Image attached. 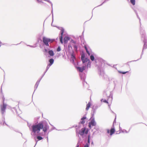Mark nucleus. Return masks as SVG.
Masks as SVG:
<instances>
[{"label":"nucleus","instance_id":"obj_1","mask_svg":"<svg viewBox=\"0 0 147 147\" xmlns=\"http://www.w3.org/2000/svg\"><path fill=\"white\" fill-rule=\"evenodd\" d=\"M47 124L42 122L33 125L32 126V131L34 133H38L40 132V129H42L43 131L45 132L47 131Z\"/></svg>","mask_w":147,"mask_h":147},{"label":"nucleus","instance_id":"obj_2","mask_svg":"<svg viewBox=\"0 0 147 147\" xmlns=\"http://www.w3.org/2000/svg\"><path fill=\"white\" fill-rule=\"evenodd\" d=\"M42 40L43 42L47 46H49V42L51 43L54 41V40L45 37H43Z\"/></svg>","mask_w":147,"mask_h":147},{"label":"nucleus","instance_id":"obj_3","mask_svg":"<svg viewBox=\"0 0 147 147\" xmlns=\"http://www.w3.org/2000/svg\"><path fill=\"white\" fill-rule=\"evenodd\" d=\"M124 68L125 69L126 71H118V72L120 74H125L128 73L130 70V68L129 65L128 63L125 64L123 66Z\"/></svg>","mask_w":147,"mask_h":147},{"label":"nucleus","instance_id":"obj_4","mask_svg":"<svg viewBox=\"0 0 147 147\" xmlns=\"http://www.w3.org/2000/svg\"><path fill=\"white\" fill-rule=\"evenodd\" d=\"M88 132V130H86V128L85 127L82 128L79 131V134L81 136H83L85 133L86 134H87Z\"/></svg>","mask_w":147,"mask_h":147},{"label":"nucleus","instance_id":"obj_5","mask_svg":"<svg viewBox=\"0 0 147 147\" xmlns=\"http://www.w3.org/2000/svg\"><path fill=\"white\" fill-rule=\"evenodd\" d=\"M96 123L94 119L91 120L90 122L89 123L88 127L89 128H91L92 126H94L96 125Z\"/></svg>","mask_w":147,"mask_h":147},{"label":"nucleus","instance_id":"obj_6","mask_svg":"<svg viewBox=\"0 0 147 147\" xmlns=\"http://www.w3.org/2000/svg\"><path fill=\"white\" fill-rule=\"evenodd\" d=\"M115 131V130L114 127H112L110 130L108 129L107 130V133L108 134L110 133V135L111 136L113 134Z\"/></svg>","mask_w":147,"mask_h":147},{"label":"nucleus","instance_id":"obj_7","mask_svg":"<svg viewBox=\"0 0 147 147\" xmlns=\"http://www.w3.org/2000/svg\"><path fill=\"white\" fill-rule=\"evenodd\" d=\"M4 100L3 99V106H1V110L2 112V113H3L5 111V110L6 109V104H5L4 103Z\"/></svg>","mask_w":147,"mask_h":147},{"label":"nucleus","instance_id":"obj_8","mask_svg":"<svg viewBox=\"0 0 147 147\" xmlns=\"http://www.w3.org/2000/svg\"><path fill=\"white\" fill-rule=\"evenodd\" d=\"M77 69L80 72H82L86 69L85 66H83L82 67H76Z\"/></svg>","mask_w":147,"mask_h":147},{"label":"nucleus","instance_id":"obj_9","mask_svg":"<svg viewBox=\"0 0 147 147\" xmlns=\"http://www.w3.org/2000/svg\"><path fill=\"white\" fill-rule=\"evenodd\" d=\"M70 39V38L69 37H67V36H65L64 37V43L65 44H66L68 41Z\"/></svg>","mask_w":147,"mask_h":147},{"label":"nucleus","instance_id":"obj_10","mask_svg":"<svg viewBox=\"0 0 147 147\" xmlns=\"http://www.w3.org/2000/svg\"><path fill=\"white\" fill-rule=\"evenodd\" d=\"M86 119V117H83L81 119L82 121L80 122L82 124H84L85 123V121L84 120Z\"/></svg>","mask_w":147,"mask_h":147},{"label":"nucleus","instance_id":"obj_11","mask_svg":"<svg viewBox=\"0 0 147 147\" xmlns=\"http://www.w3.org/2000/svg\"><path fill=\"white\" fill-rule=\"evenodd\" d=\"M91 106V103L90 102H89L86 105V110L88 111Z\"/></svg>","mask_w":147,"mask_h":147},{"label":"nucleus","instance_id":"obj_12","mask_svg":"<svg viewBox=\"0 0 147 147\" xmlns=\"http://www.w3.org/2000/svg\"><path fill=\"white\" fill-rule=\"evenodd\" d=\"M49 54L50 55L53 56L54 55V53L53 51L52 50H50L48 52Z\"/></svg>","mask_w":147,"mask_h":147},{"label":"nucleus","instance_id":"obj_13","mask_svg":"<svg viewBox=\"0 0 147 147\" xmlns=\"http://www.w3.org/2000/svg\"><path fill=\"white\" fill-rule=\"evenodd\" d=\"M83 59V60H82L83 63H85L87 61H89V60H88L87 59V58H84V59Z\"/></svg>","mask_w":147,"mask_h":147},{"label":"nucleus","instance_id":"obj_14","mask_svg":"<svg viewBox=\"0 0 147 147\" xmlns=\"http://www.w3.org/2000/svg\"><path fill=\"white\" fill-rule=\"evenodd\" d=\"M49 62H50V65H52L54 62V60L53 59H49Z\"/></svg>","mask_w":147,"mask_h":147},{"label":"nucleus","instance_id":"obj_15","mask_svg":"<svg viewBox=\"0 0 147 147\" xmlns=\"http://www.w3.org/2000/svg\"><path fill=\"white\" fill-rule=\"evenodd\" d=\"M68 49L69 52L72 50V47L70 45H68Z\"/></svg>","mask_w":147,"mask_h":147},{"label":"nucleus","instance_id":"obj_16","mask_svg":"<svg viewBox=\"0 0 147 147\" xmlns=\"http://www.w3.org/2000/svg\"><path fill=\"white\" fill-rule=\"evenodd\" d=\"M131 3L133 5H134L135 4V0H130Z\"/></svg>","mask_w":147,"mask_h":147},{"label":"nucleus","instance_id":"obj_17","mask_svg":"<svg viewBox=\"0 0 147 147\" xmlns=\"http://www.w3.org/2000/svg\"><path fill=\"white\" fill-rule=\"evenodd\" d=\"M47 0H37V2L38 3H43V1H47Z\"/></svg>","mask_w":147,"mask_h":147},{"label":"nucleus","instance_id":"obj_18","mask_svg":"<svg viewBox=\"0 0 147 147\" xmlns=\"http://www.w3.org/2000/svg\"><path fill=\"white\" fill-rule=\"evenodd\" d=\"M71 58H72L73 61H74V59H75V56L74 55L73 53H72L71 55Z\"/></svg>","mask_w":147,"mask_h":147},{"label":"nucleus","instance_id":"obj_19","mask_svg":"<svg viewBox=\"0 0 147 147\" xmlns=\"http://www.w3.org/2000/svg\"><path fill=\"white\" fill-rule=\"evenodd\" d=\"M90 59L92 61H94V56L92 55H91L90 56Z\"/></svg>","mask_w":147,"mask_h":147},{"label":"nucleus","instance_id":"obj_20","mask_svg":"<svg viewBox=\"0 0 147 147\" xmlns=\"http://www.w3.org/2000/svg\"><path fill=\"white\" fill-rule=\"evenodd\" d=\"M101 101L102 102H104L106 103L107 104H108V102L106 100H104L102 99L101 100Z\"/></svg>","mask_w":147,"mask_h":147},{"label":"nucleus","instance_id":"obj_21","mask_svg":"<svg viewBox=\"0 0 147 147\" xmlns=\"http://www.w3.org/2000/svg\"><path fill=\"white\" fill-rule=\"evenodd\" d=\"M37 138L38 140H41L43 139L42 137L40 136H38Z\"/></svg>","mask_w":147,"mask_h":147},{"label":"nucleus","instance_id":"obj_22","mask_svg":"<svg viewBox=\"0 0 147 147\" xmlns=\"http://www.w3.org/2000/svg\"><path fill=\"white\" fill-rule=\"evenodd\" d=\"M60 42H61V44L63 43L62 36H61V37H60Z\"/></svg>","mask_w":147,"mask_h":147},{"label":"nucleus","instance_id":"obj_23","mask_svg":"<svg viewBox=\"0 0 147 147\" xmlns=\"http://www.w3.org/2000/svg\"><path fill=\"white\" fill-rule=\"evenodd\" d=\"M61 36H62L63 35V34L64 32V29H62L61 30Z\"/></svg>","mask_w":147,"mask_h":147},{"label":"nucleus","instance_id":"obj_24","mask_svg":"<svg viewBox=\"0 0 147 147\" xmlns=\"http://www.w3.org/2000/svg\"><path fill=\"white\" fill-rule=\"evenodd\" d=\"M73 47L74 48V49L75 50V51H77V46L76 45H74L73 46Z\"/></svg>","mask_w":147,"mask_h":147},{"label":"nucleus","instance_id":"obj_25","mask_svg":"<svg viewBox=\"0 0 147 147\" xmlns=\"http://www.w3.org/2000/svg\"><path fill=\"white\" fill-rule=\"evenodd\" d=\"M61 48L60 47H59L57 49V51L59 52L61 51Z\"/></svg>","mask_w":147,"mask_h":147},{"label":"nucleus","instance_id":"obj_26","mask_svg":"<svg viewBox=\"0 0 147 147\" xmlns=\"http://www.w3.org/2000/svg\"><path fill=\"white\" fill-rule=\"evenodd\" d=\"M85 58V55L84 54H83L81 56V59L82 60H83V59H84Z\"/></svg>","mask_w":147,"mask_h":147},{"label":"nucleus","instance_id":"obj_27","mask_svg":"<svg viewBox=\"0 0 147 147\" xmlns=\"http://www.w3.org/2000/svg\"><path fill=\"white\" fill-rule=\"evenodd\" d=\"M86 52L87 53H88V55L89 56L90 55V54L89 52V51H88V50H86Z\"/></svg>","mask_w":147,"mask_h":147},{"label":"nucleus","instance_id":"obj_28","mask_svg":"<svg viewBox=\"0 0 147 147\" xmlns=\"http://www.w3.org/2000/svg\"><path fill=\"white\" fill-rule=\"evenodd\" d=\"M84 147H88V144H86L84 146Z\"/></svg>","mask_w":147,"mask_h":147},{"label":"nucleus","instance_id":"obj_29","mask_svg":"<svg viewBox=\"0 0 147 147\" xmlns=\"http://www.w3.org/2000/svg\"><path fill=\"white\" fill-rule=\"evenodd\" d=\"M84 48H85L86 51L87 50H88L87 48L86 47V46H84Z\"/></svg>","mask_w":147,"mask_h":147},{"label":"nucleus","instance_id":"obj_30","mask_svg":"<svg viewBox=\"0 0 147 147\" xmlns=\"http://www.w3.org/2000/svg\"><path fill=\"white\" fill-rule=\"evenodd\" d=\"M76 147H79V145H78V144H77Z\"/></svg>","mask_w":147,"mask_h":147},{"label":"nucleus","instance_id":"obj_31","mask_svg":"<svg viewBox=\"0 0 147 147\" xmlns=\"http://www.w3.org/2000/svg\"><path fill=\"white\" fill-rule=\"evenodd\" d=\"M73 42L74 43H75V42L74 41Z\"/></svg>","mask_w":147,"mask_h":147},{"label":"nucleus","instance_id":"obj_32","mask_svg":"<svg viewBox=\"0 0 147 147\" xmlns=\"http://www.w3.org/2000/svg\"><path fill=\"white\" fill-rule=\"evenodd\" d=\"M89 140H88V141L89 142Z\"/></svg>","mask_w":147,"mask_h":147}]
</instances>
